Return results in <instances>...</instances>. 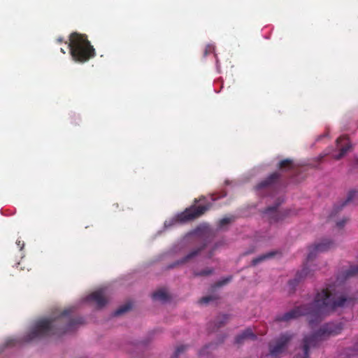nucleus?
<instances>
[{
    "instance_id": "1",
    "label": "nucleus",
    "mask_w": 358,
    "mask_h": 358,
    "mask_svg": "<svg viewBox=\"0 0 358 358\" xmlns=\"http://www.w3.org/2000/svg\"><path fill=\"white\" fill-rule=\"evenodd\" d=\"M352 298L344 296H336L329 288L323 289L318 292L314 300L308 304L297 306L292 310L277 315L276 322H288L301 315H307L311 327L321 322L322 318L329 313L334 311L338 307L350 304Z\"/></svg>"
},
{
    "instance_id": "2",
    "label": "nucleus",
    "mask_w": 358,
    "mask_h": 358,
    "mask_svg": "<svg viewBox=\"0 0 358 358\" xmlns=\"http://www.w3.org/2000/svg\"><path fill=\"white\" fill-rule=\"evenodd\" d=\"M71 308L55 312L48 318L37 320L24 337L25 342L45 338L53 335H62L73 330L77 324L83 322L82 318H73Z\"/></svg>"
},
{
    "instance_id": "3",
    "label": "nucleus",
    "mask_w": 358,
    "mask_h": 358,
    "mask_svg": "<svg viewBox=\"0 0 358 358\" xmlns=\"http://www.w3.org/2000/svg\"><path fill=\"white\" fill-rule=\"evenodd\" d=\"M68 47L73 59L77 62L85 63L96 55L95 49L85 34H71Z\"/></svg>"
},
{
    "instance_id": "4",
    "label": "nucleus",
    "mask_w": 358,
    "mask_h": 358,
    "mask_svg": "<svg viewBox=\"0 0 358 358\" xmlns=\"http://www.w3.org/2000/svg\"><path fill=\"white\" fill-rule=\"evenodd\" d=\"M334 246L335 243L329 239L322 240L320 242L316 243L310 246L308 248L309 252L307 257V262L312 261L318 253L327 252L334 248ZM309 275L310 270L308 268L307 264H306L301 271L296 273L295 278L293 280H289V284L291 286H294Z\"/></svg>"
},
{
    "instance_id": "5",
    "label": "nucleus",
    "mask_w": 358,
    "mask_h": 358,
    "mask_svg": "<svg viewBox=\"0 0 358 358\" xmlns=\"http://www.w3.org/2000/svg\"><path fill=\"white\" fill-rule=\"evenodd\" d=\"M211 203L206 206H192L186 208L183 212L178 214L174 218L167 220L164 223L166 227L173 226L177 223H184L204 214L210 208Z\"/></svg>"
},
{
    "instance_id": "6",
    "label": "nucleus",
    "mask_w": 358,
    "mask_h": 358,
    "mask_svg": "<svg viewBox=\"0 0 358 358\" xmlns=\"http://www.w3.org/2000/svg\"><path fill=\"white\" fill-rule=\"evenodd\" d=\"M292 338V334L285 333L281 334L274 343H270L268 348L271 356L273 358H278V356L285 350L287 345Z\"/></svg>"
},
{
    "instance_id": "7",
    "label": "nucleus",
    "mask_w": 358,
    "mask_h": 358,
    "mask_svg": "<svg viewBox=\"0 0 358 358\" xmlns=\"http://www.w3.org/2000/svg\"><path fill=\"white\" fill-rule=\"evenodd\" d=\"M280 203L281 201H278L275 206L268 207L264 210V214L266 215L268 222L271 224L282 222L292 213V210L289 209H285L280 211L278 210V206Z\"/></svg>"
},
{
    "instance_id": "8",
    "label": "nucleus",
    "mask_w": 358,
    "mask_h": 358,
    "mask_svg": "<svg viewBox=\"0 0 358 358\" xmlns=\"http://www.w3.org/2000/svg\"><path fill=\"white\" fill-rule=\"evenodd\" d=\"M336 147L339 150V153L333 156L336 160H339L343 157L352 148V145L347 136H342L336 141Z\"/></svg>"
},
{
    "instance_id": "9",
    "label": "nucleus",
    "mask_w": 358,
    "mask_h": 358,
    "mask_svg": "<svg viewBox=\"0 0 358 358\" xmlns=\"http://www.w3.org/2000/svg\"><path fill=\"white\" fill-rule=\"evenodd\" d=\"M86 301L95 303L99 308H103L108 303L106 289H99L93 292L86 297Z\"/></svg>"
},
{
    "instance_id": "10",
    "label": "nucleus",
    "mask_w": 358,
    "mask_h": 358,
    "mask_svg": "<svg viewBox=\"0 0 358 358\" xmlns=\"http://www.w3.org/2000/svg\"><path fill=\"white\" fill-rule=\"evenodd\" d=\"M280 173L274 172L268 176L266 179L261 181L256 185V189L260 190L262 189H272L278 185L280 178Z\"/></svg>"
},
{
    "instance_id": "11",
    "label": "nucleus",
    "mask_w": 358,
    "mask_h": 358,
    "mask_svg": "<svg viewBox=\"0 0 358 358\" xmlns=\"http://www.w3.org/2000/svg\"><path fill=\"white\" fill-rule=\"evenodd\" d=\"M205 248L206 244H203L196 248L193 249L187 255H186L185 257L176 262L173 265H171L169 267L173 268L176 265L184 264L190 262L196 256H198L200 254V252L205 249Z\"/></svg>"
},
{
    "instance_id": "12",
    "label": "nucleus",
    "mask_w": 358,
    "mask_h": 358,
    "mask_svg": "<svg viewBox=\"0 0 358 358\" xmlns=\"http://www.w3.org/2000/svg\"><path fill=\"white\" fill-rule=\"evenodd\" d=\"M357 198H358V191H357V190L350 191L345 201H343L339 205H336L334 207V208L330 214V217H332L335 216L337 213H338L342 210V208L345 206H346L348 203H349L350 202H352L355 199H356Z\"/></svg>"
},
{
    "instance_id": "13",
    "label": "nucleus",
    "mask_w": 358,
    "mask_h": 358,
    "mask_svg": "<svg viewBox=\"0 0 358 358\" xmlns=\"http://www.w3.org/2000/svg\"><path fill=\"white\" fill-rule=\"evenodd\" d=\"M257 336L253 333L252 329L248 328L245 330H244L241 334L236 336L235 338V342L237 344H242L246 339L255 340Z\"/></svg>"
},
{
    "instance_id": "14",
    "label": "nucleus",
    "mask_w": 358,
    "mask_h": 358,
    "mask_svg": "<svg viewBox=\"0 0 358 358\" xmlns=\"http://www.w3.org/2000/svg\"><path fill=\"white\" fill-rule=\"evenodd\" d=\"M152 297L155 301H166L169 299V295L164 289H159L154 292Z\"/></svg>"
},
{
    "instance_id": "15",
    "label": "nucleus",
    "mask_w": 358,
    "mask_h": 358,
    "mask_svg": "<svg viewBox=\"0 0 358 358\" xmlns=\"http://www.w3.org/2000/svg\"><path fill=\"white\" fill-rule=\"evenodd\" d=\"M275 255V252H269L266 254L259 255V257L252 259V265L256 266L257 264L264 262V260L273 257Z\"/></svg>"
},
{
    "instance_id": "16",
    "label": "nucleus",
    "mask_w": 358,
    "mask_h": 358,
    "mask_svg": "<svg viewBox=\"0 0 358 358\" xmlns=\"http://www.w3.org/2000/svg\"><path fill=\"white\" fill-rule=\"evenodd\" d=\"M229 320V315H219L215 320L214 323L217 329H219L225 325Z\"/></svg>"
},
{
    "instance_id": "17",
    "label": "nucleus",
    "mask_w": 358,
    "mask_h": 358,
    "mask_svg": "<svg viewBox=\"0 0 358 358\" xmlns=\"http://www.w3.org/2000/svg\"><path fill=\"white\" fill-rule=\"evenodd\" d=\"M278 168L282 170H290L294 168L292 159H285L279 162Z\"/></svg>"
},
{
    "instance_id": "18",
    "label": "nucleus",
    "mask_w": 358,
    "mask_h": 358,
    "mask_svg": "<svg viewBox=\"0 0 358 358\" xmlns=\"http://www.w3.org/2000/svg\"><path fill=\"white\" fill-rule=\"evenodd\" d=\"M131 308V304L130 303H125L118 308L113 313L115 316H119L127 312Z\"/></svg>"
},
{
    "instance_id": "19",
    "label": "nucleus",
    "mask_w": 358,
    "mask_h": 358,
    "mask_svg": "<svg viewBox=\"0 0 358 358\" xmlns=\"http://www.w3.org/2000/svg\"><path fill=\"white\" fill-rule=\"evenodd\" d=\"M217 299H219V296L217 295H209L201 297L199 299V303L200 304H207L210 301H217Z\"/></svg>"
},
{
    "instance_id": "20",
    "label": "nucleus",
    "mask_w": 358,
    "mask_h": 358,
    "mask_svg": "<svg viewBox=\"0 0 358 358\" xmlns=\"http://www.w3.org/2000/svg\"><path fill=\"white\" fill-rule=\"evenodd\" d=\"M234 220H235V217L233 215H231L230 217H224V218L220 220V221L218 222V227L222 229L224 227H225L226 225L231 223Z\"/></svg>"
},
{
    "instance_id": "21",
    "label": "nucleus",
    "mask_w": 358,
    "mask_h": 358,
    "mask_svg": "<svg viewBox=\"0 0 358 358\" xmlns=\"http://www.w3.org/2000/svg\"><path fill=\"white\" fill-rule=\"evenodd\" d=\"M214 270L212 268H206L201 271H194V276H208L213 273Z\"/></svg>"
},
{
    "instance_id": "22",
    "label": "nucleus",
    "mask_w": 358,
    "mask_h": 358,
    "mask_svg": "<svg viewBox=\"0 0 358 358\" xmlns=\"http://www.w3.org/2000/svg\"><path fill=\"white\" fill-rule=\"evenodd\" d=\"M358 274V265L350 266V268L345 272L347 278L352 277Z\"/></svg>"
},
{
    "instance_id": "23",
    "label": "nucleus",
    "mask_w": 358,
    "mask_h": 358,
    "mask_svg": "<svg viewBox=\"0 0 358 358\" xmlns=\"http://www.w3.org/2000/svg\"><path fill=\"white\" fill-rule=\"evenodd\" d=\"M187 348H188V346L185 345H181L178 346L176 349L173 356L171 358L178 357L182 353H183L187 349Z\"/></svg>"
},
{
    "instance_id": "24",
    "label": "nucleus",
    "mask_w": 358,
    "mask_h": 358,
    "mask_svg": "<svg viewBox=\"0 0 358 358\" xmlns=\"http://www.w3.org/2000/svg\"><path fill=\"white\" fill-rule=\"evenodd\" d=\"M231 280V277L229 276L228 278H226L220 281H218L217 282L215 285H214V287H222L226 284H227L230 280Z\"/></svg>"
},
{
    "instance_id": "25",
    "label": "nucleus",
    "mask_w": 358,
    "mask_h": 358,
    "mask_svg": "<svg viewBox=\"0 0 358 358\" xmlns=\"http://www.w3.org/2000/svg\"><path fill=\"white\" fill-rule=\"evenodd\" d=\"M347 221H348L347 219H343L342 220L337 222L336 225L338 228H342L345 225V224L346 223Z\"/></svg>"
},
{
    "instance_id": "26",
    "label": "nucleus",
    "mask_w": 358,
    "mask_h": 358,
    "mask_svg": "<svg viewBox=\"0 0 358 358\" xmlns=\"http://www.w3.org/2000/svg\"><path fill=\"white\" fill-rule=\"evenodd\" d=\"M17 341L15 339H9L6 342L7 345H15Z\"/></svg>"
},
{
    "instance_id": "27",
    "label": "nucleus",
    "mask_w": 358,
    "mask_h": 358,
    "mask_svg": "<svg viewBox=\"0 0 358 358\" xmlns=\"http://www.w3.org/2000/svg\"><path fill=\"white\" fill-rule=\"evenodd\" d=\"M218 247V243H216L213 247V250L210 252L208 257H211L213 255L214 250Z\"/></svg>"
},
{
    "instance_id": "28",
    "label": "nucleus",
    "mask_w": 358,
    "mask_h": 358,
    "mask_svg": "<svg viewBox=\"0 0 358 358\" xmlns=\"http://www.w3.org/2000/svg\"><path fill=\"white\" fill-rule=\"evenodd\" d=\"M16 243L20 247V250H22L24 245V242H21L20 241H17Z\"/></svg>"
},
{
    "instance_id": "29",
    "label": "nucleus",
    "mask_w": 358,
    "mask_h": 358,
    "mask_svg": "<svg viewBox=\"0 0 358 358\" xmlns=\"http://www.w3.org/2000/svg\"><path fill=\"white\" fill-rule=\"evenodd\" d=\"M57 41H58L59 43H62V38H58Z\"/></svg>"
},
{
    "instance_id": "30",
    "label": "nucleus",
    "mask_w": 358,
    "mask_h": 358,
    "mask_svg": "<svg viewBox=\"0 0 358 358\" xmlns=\"http://www.w3.org/2000/svg\"><path fill=\"white\" fill-rule=\"evenodd\" d=\"M61 51L63 52V53H65V51L62 48L61 49Z\"/></svg>"
},
{
    "instance_id": "31",
    "label": "nucleus",
    "mask_w": 358,
    "mask_h": 358,
    "mask_svg": "<svg viewBox=\"0 0 358 358\" xmlns=\"http://www.w3.org/2000/svg\"><path fill=\"white\" fill-rule=\"evenodd\" d=\"M356 164L358 165V158L356 159Z\"/></svg>"
},
{
    "instance_id": "32",
    "label": "nucleus",
    "mask_w": 358,
    "mask_h": 358,
    "mask_svg": "<svg viewBox=\"0 0 358 358\" xmlns=\"http://www.w3.org/2000/svg\"><path fill=\"white\" fill-rule=\"evenodd\" d=\"M207 52H208V50L206 49V52H205V55H207Z\"/></svg>"
},
{
    "instance_id": "33",
    "label": "nucleus",
    "mask_w": 358,
    "mask_h": 358,
    "mask_svg": "<svg viewBox=\"0 0 358 358\" xmlns=\"http://www.w3.org/2000/svg\"><path fill=\"white\" fill-rule=\"evenodd\" d=\"M208 48H209L210 51L211 50V47L210 46H209Z\"/></svg>"
},
{
    "instance_id": "34",
    "label": "nucleus",
    "mask_w": 358,
    "mask_h": 358,
    "mask_svg": "<svg viewBox=\"0 0 358 358\" xmlns=\"http://www.w3.org/2000/svg\"><path fill=\"white\" fill-rule=\"evenodd\" d=\"M175 358H176V357H175ZM176 358H178V357H176Z\"/></svg>"
}]
</instances>
